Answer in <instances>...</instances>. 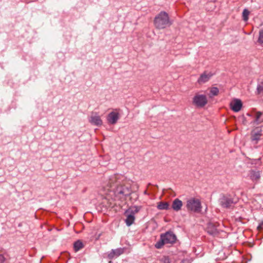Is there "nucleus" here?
<instances>
[{
    "mask_svg": "<svg viewBox=\"0 0 263 263\" xmlns=\"http://www.w3.org/2000/svg\"><path fill=\"white\" fill-rule=\"evenodd\" d=\"M242 103L240 100L235 99L230 103L231 109L235 112H238L242 107Z\"/></svg>",
    "mask_w": 263,
    "mask_h": 263,
    "instance_id": "10",
    "label": "nucleus"
},
{
    "mask_svg": "<svg viewBox=\"0 0 263 263\" xmlns=\"http://www.w3.org/2000/svg\"><path fill=\"white\" fill-rule=\"evenodd\" d=\"M192 103L197 107H203L208 103V99L206 95L197 92L193 98Z\"/></svg>",
    "mask_w": 263,
    "mask_h": 263,
    "instance_id": "4",
    "label": "nucleus"
},
{
    "mask_svg": "<svg viewBox=\"0 0 263 263\" xmlns=\"http://www.w3.org/2000/svg\"><path fill=\"white\" fill-rule=\"evenodd\" d=\"M6 260L3 255L0 254V263H4Z\"/></svg>",
    "mask_w": 263,
    "mask_h": 263,
    "instance_id": "25",
    "label": "nucleus"
},
{
    "mask_svg": "<svg viewBox=\"0 0 263 263\" xmlns=\"http://www.w3.org/2000/svg\"><path fill=\"white\" fill-rule=\"evenodd\" d=\"M237 202V199L230 194H222L219 199V205L223 208H232Z\"/></svg>",
    "mask_w": 263,
    "mask_h": 263,
    "instance_id": "3",
    "label": "nucleus"
},
{
    "mask_svg": "<svg viewBox=\"0 0 263 263\" xmlns=\"http://www.w3.org/2000/svg\"><path fill=\"white\" fill-rule=\"evenodd\" d=\"M182 205V202L179 199L177 198L173 201L172 207L174 211H178L181 210Z\"/></svg>",
    "mask_w": 263,
    "mask_h": 263,
    "instance_id": "16",
    "label": "nucleus"
},
{
    "mask_svg": "<svg viewBox=\"0 0 263 263\" xmlns=\"http://www.w3.org/2000/svg\"><path fill=\"white\" fill-rule=\"evenodd\" d=\"M84 247V245L82 243V242L78 240L77 241H76L73 244V248L75 251V252H78L81 249H82Z\"/></svg>",
    "mask_w": 263,
    "mask_h": 263,
    "instance_id": "17",
    "label": "nucleus"
},
{
    "mask_svg": "<svg viewBox=\"0 0 263 263\" xmlns=\"http://www.w3.org/2000/svg\"><path fill=\"white\" fill-rule=\"evenodd\" d=\"M257 42L259 45L263 47V28L259 31L258 37Z\"/></svg>",
    "mask_w": 263,
    "mask_h": 263,
    "instance_id": "20",
    "label": "nucleus"
},
{
    "mask_svg": "<svg viewBox=\"0 0 263 263\" xmlns=\"http://www.w3.org/2000/svg\"><path fill=\"white\" fill-rule=\"evenodd\" d=\"M118 177V175L111 176L104 183L103 188L105 194L110 195L112 193L115 200L122 201L125 200L126 197L131 194V190L127 186L120 185Z\"/></svg>",
    "mask_w": 263,
    "mask_h": 263,
    "instance_id": "1",
    "label": "nucleus"
},
{
    "mask_svg": "<svg viewBox=\"0 0 263 263\" xmlns=\"http://www.w3.org/2000/svg\"><path fill=\"white\" fill-rule=\"evenodd\" d=\"M120 118V116L118 110L116 109L107 115L106 120L108 124L115 125L117 123Z\"/></svg>",
    "mask_w": 263,
    "mask_h": 263,
    "instance_id": "6",
    "label": "nucleus"
},
{
    "mask_svg": "<svg viewBox=\"0 0 263 263\" xmlns=\"http://www.w3.org/2000/svg\"><path fill=\"white\" fill-rule=\"evenodd\" d=\"M207 232L210 235L214 236H216L219 233V232L215 225L212 223L208 224L207 227Z\"/></svg>",
    "mask_w": 263,
    "mask_h": 263,
    "instance_id": "15",
    "label": "nucleus"
},
{
    "mask_svg": "<svg viewBox=\"0 0 263 263\" xmlns=\"http://www.w3.org/2000/svg\"><path fill=\"white\" fill-rule=\"evenodd\" d=\"M261 115L262 113L261 112L258 111L256 112L255 118L254 121V122L256 124L258 125L259 124L263 122V119H260Z\"/></svg>",
    "mask_w": 263,
    "mask_h": 263,
    "instance_id": "19",
    "label": "nucleus"
},
{
    "mask_svg": "<svg viewBox=\"0 0 263 263\" xmlns=\"http://www.w3.org/2000/svg\"><path fill=\"white\" fill-rule=\"evenodd\" d=\"M261 172L251 170L249 172V176L253 182H257L260 177Z\"/></svg>",
    "mask_w": 263,
    "mask_h": 263,
    "instance_id": "13",
    "label": "nucleus"
},
{
    "mask_svg": "<svg viewBox=\"0 0 263 263\" xmlns=\"http://www.w3.org/2000/svg\"><path fill=\"white\" fill-rule=\"evenodd\" d=\"M260 88H261V87L260 86H258L257 88V90L258 93H260V91L261 90Z\"/></svg>",
    "mask_w": 263,
    "mask_h": 263,
    "instance_id": "27",
    "label": "nucleus"
},
{
    "mask_svg": "<svg viewBox=\"0 0 263 263\" xmlns=\"http://www.w3.org/2000/svg\"><path fill=\"white\" fill-rule=\"evenodd\" d=\"M219 93V89L217 87H213L210 89L209 97L210 98L213 96H217Z\"/></svg>",
    "mask_w": 263,
    "mask_h": 263,
    "instance_id": "21",
    "label": "nucleus"
},
{
    "mask_svg": "<svg viewBox=\"0 0 263 263\" xmlns=\"http://www.w3.org/2000/svg\"><path fill=\"white\" fill-rule=\"evenodd\" d=\"M157 208L161 210H167L169 208V204L166 202H160L158 203Z\"/></svg>",
    "mask_w": 263,
    "mask_h": 263,
    "instance_id": "18",
    "label": "nucleus"
},
{
    "mask_svg": "<svg viewBox=\"0 0 263 263\" xmlns=\"http://www.w3.org/2000/svg\"><path fill=\"white\" fill-rule=\"evenodd\" d=\"M186 207L188 210L199 212L201 209V202L198 199L191 198L187 201Z\"/></svg>",
    "mask_w": 263,
    "mask_h": 263,
    "instance_id": "5",
    "label": "nucleus"
},
{
    "mask_svg": "<svg viewBox=\"0 0 263 263\" xmlns=\"http://www.w3.org/2000/svg\"><path fill=\"white\" fill-rule=\"evenodd\" d=\"M164 244H166V243L165 242V241L163 240V238L162 237H160V239L159 241H158L155 245V247L157 248V249H160L162 247V246L164 245Z\"/></svg>",
    "mask_w": 263,
    "mask_h": 263,
    "instance_id": "23",
    "label": "nucleus"
},
{
    "mask_svg": "<svg viewBox=\"0 0 263 263\" xmlns=\"http://www.w3.org/2000/svg\"><path fill=\"white\" fill-rule=\"evenodd\" d=\"M89 122L92 125L101 126L103 124V121L101 116L97 112H92L88 118Z\"/></svg>",
    "mask_w": 263,
    "mask_h": 263,
    "instance_id": "7",
    "label": "nucleus"
},
{
    "mask_svg": "<svg viewBox=\"0 0 263 263\" xmlns=\"http://www.w3.org/2000/svg\"><path fill=\"white\" fill-rule=\"evenodd\" d=\"M212 76L213 74L211 72H208L207 71H204L200 76L199 78L197 80V82L199 84H204L209 81Z\"/></svg>",
    "mask_w": 263,
    "mask_h": 263,
    "instance_id": "11",
    "label": "nucleus"
},
{
    "mask_svg": "<svg viewBox=\"0 0 263 263\" xmlns=\"http://www.w3.org/2000/svg\"><path fill=\"white\" fill-rule=\"evenodd\" d=\"M129 211H126L125 215L126 216V218L125 220V223L127 226H130L135 221V215L129 213Z\"/></svg>",
    "mask_w": 263,
    "mask_h": 263,
    "instance_id": "14",
    "label": "nucleus"
},
{
    "mask_svg": "<svg viewBox=\"0 0 263 263\" xmlns=\"http://www.w3.org/2000/svg\"><path fill=\"white\" fill-rule=\"evenodd\" d=\"M161 237L163 238L166 243H173L175 242L177 239L175 234L171 231H168L164 234H162Z\"/></svg>",
    "mask_w": 263,
    "mask_h": 263,
    "instance_id": "8",
    "label": "nucleus"
},
{
    "mask_svg": "<svg viewBox=\"0 0 263 263\" xmlns=\"http://www.w3.org/2000/svg\"><path fill=\"white\" fill-rule=\"evenodd\" d=\"M154 22L155 27L159 29H164L172 24L168 14L164 11L160 12L156 16Z\"/></svg>",
    "mask_w": 263,
    "mask_h": 263,
    "instance_id": "2",
    "label": "nucleus"
},
{
    "mask_svg": "<svg viewBox=\"0 0 263 263\" xmlns=\"http://www.w3.org/2000/svg\"><path fill=\"white\" fill-rule=\"evenodd\" d=\"M257 229L258 230H263V221L259 224V225L257 227Z\"/></svg>",
    "mask_w": 263,
    "mask_h": 263,
    "instance_id": "26",
    "label": "nucleus"
},
{
    "mask_svg": "<svg viewBox=\"0 0 263 263\" xmlns=\"http://www.w3.org/2000/svg\"><path fill=\"white\" fill-rule=\"evenodd\" d=\"M141 207L138 206H134L132 208L129 209L127 211H130V213L133 214V215H135L136 213H137L140 210Z\"/></svg>",
    "mask_w": 263,
    "mask_h": 263,
    "instance_id": "22",
    "label": "nucleus"
},
{
    "mask_svg": "<svg viewBox=\"0 0 263 263\" xmlns=\"http://www.w3.org/2000/svg\"><path fill=\"white\" fill-rule=\"evenodd\" d=\"M250 14V12L247 9H245L242 12V17L245 21L248 20V16Z\"/></svg>",
    "mask_w": 263,
    "mask_h": 263,
    "instance_id": "24",
    "label": "nucleus"
},
{
    "mask_svg": "<svg viewBox=\"0 0 263 263\" xmlns=\"http://www.w3.org/2000/svg\"><path fill=\"white\" fill-rule=\"evenodd\" d=\"M124 253V249L117 248L116 249H112L108 254V258L112 259L115 257H117Z\"/></svg>",
    "mask_w": 263,
    "mask_h": 263,
    "instance_id": "12",
    "label": "nucleus"
},
{
    "mask_svg": "<svg viewBox=\"0 0 263 263\" xmlns=\"http://www.w3.org/2000/svg\"><path fill=\"white\" fill-rule=\"evenodd\" d=\"M262 136V130L260 127H256L254 128L251 133V141L256 144L258 141L260 139Z\"/></svg>",
    "mask_w": 263,
    "mask_h": 263,
    "instance_id": "9",
    "label": "nucleus"
}]
</instances>
